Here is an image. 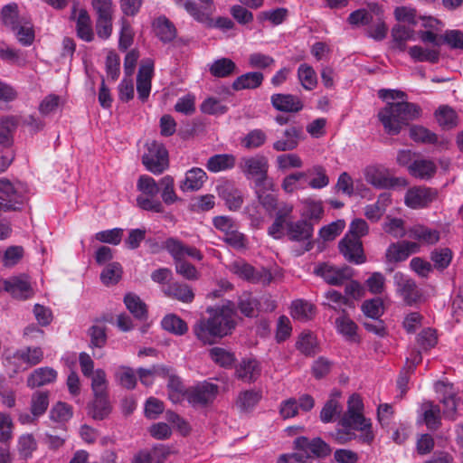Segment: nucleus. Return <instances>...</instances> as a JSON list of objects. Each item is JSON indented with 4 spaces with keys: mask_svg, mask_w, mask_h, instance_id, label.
Instances as JSON below:
<instances>
[{
    "mask_svg": "<svg viewBox=\"0 0 463 463\" xmlns=\"http://www.w3.org/2000/svg\"><path fill=\"white\" fill-rule=\"evenodd\" d=\"M379 97L383 99H401L400 102L387 103L378 112V118L385 132L389 135H398L403 127L416 120L421 116V108L412 102L404 101L407 94L397 90L383 89L379 90Z\"/></svg>",
    "mask_w": 463,
    "mask_h": 463,
    "instance_id": "f257e3e1",
    "label": "nucleus"
},
{
    "mask_svg": "<svg viewBox=\"0 0 463 463\" xmlns=\"http://www.w3.org/2000/svg\"><path fill=\"white\" fill-rule=\"evenodd\" d=\"M207 311L210 317L199 319L193 326V331L203 345H213L217 339L232 334L235 328V310L227 305Z\"/></svg>",
    "mask_w": 463,
    "mask_h": 463,
    "instance_id": "f03ea898",
    "label": "nucleus"
},
{
    "mask_svg": "<svg viewBox=\"0 0 463 463\" xmlns=\"http://www.w3.org/2000/svg\"><path fill=\"white\" fill-rule=\"evenodd\" d=\"M175 1L176 5H182L194 20L207 28H219L228 31L234 27V23L229 17L219 16L215 20L213 18V14L216 11L213 0H199L200 4L193 0Z\"/></svg>",
    "mask_w": 463,
    "mask_h": 463,
    "instance_id": "7ed1b4c3",
    "label": "nucleus"
},
{
    "mask_svg": "<svg viewBox=\"0 0 463 463\" xmlns=\"http://www.w3.org/2000/svg\"><path fill=\"white\" fill-rule=\"evenodd\" d=\"M137 188L140 192V194L137 197V205L147 212L156 213H163L165 207L162 202L157 198V194L160 191L159 183L146 175H140Z\"/></svg>",
    "mask_w": 463,
    "mask_h": 463,
    "instance_id": "20e7f679",
    "label": "nucleus"
},
{
    "mask_svg": "<svg viewBox=\"0 0 463 463\" xmlns=\"http://www.w3.org/2000/svg\"><path fill=\"white\" fill-rule=\"evenodd\" d=\"M142 164L154 175H160L169 166L168 151L163 143L153 140L146 143Z\"/></svg>",
    "mask_w": 463,
    "mask_h": 463,
    "instance_id": "39448f33",
    "label": "nucleus"
},
{
    "mask_svg": "<svg viewBox=\"0 0 463 463\" xmlns=\"http://www.w3.org/2000/svg\"><path fill=\"white\" fill-rule=\"evenodd\" d=\"M218 392L217 384L203 381L185 389L184 397L193 408L203 409L214 402Z\"/></svg>",
    "mask_w": 463,
    "mask_h": 463,
    "instance_id": "423d86ee",
    "label": "nucleus"
},
{
    "mask_svg": "<svg viewBox=\"0 0 463 463\" xmlns=\"http://www.w3.org/2000/svg\"><path fill=\"white\" fill-rule=\"evenodd\" d=\"M269 161L265 156L256 155L243 157L240 167L247 179H253L254 186H260L269 182L268 175Z\"/></svg>",
    "mask_w": 463,
    "mask_h": 463,
    "instance_id": "0eeeda50",
    "label": "nucleus"
},
{
    "mask_svg": "<svg viewBox=\"0 0 463 463\" xmlns=\"http://www.w3.org/2000/svg\"><path fill=\"white\" fill-rule=\"evenodd\" d=\"M339 424L344 428L360 431L358 441L362 444L371 445L374 440L372 421L365 418L363 412H345Z\"/></svg>",
    "mask_w": 463,
    "mask_h": 463,
    "instance_id": "6e6552de",
    "label": "nucleus"
},
{
    "mask_svg": "<svg viewBox=\"0 0 463 463\" xmlns=\"http://www.w3.org/2000/svg\"><path fill=\"white\" fill-rule=\"evenodd\" d=\"M393 285L396 294L402 298L407 306H413L422 298L421 289L416 281L408 275L397 271L393 274Z\"/></svg>",
    "mask_w": 463,
    "mask_h": 463,
    "instance_id": "1a4fd4ad",
    "label": "nucleus"
},
{
    "mask_svg": "<svg viewBox=\"0 0 463 463\" xmlns=\"http://www.w3.org/2000/svg\"><path fill=\"white\" fill-rule=\"evenodd\" d=\"M162 248L172 257L174 263L190 257L193 260L201 261L203 259V253L194 246H189L175 237H169L164 242Z\"/></svg>",
    "mask_w": 463,
    "mask_h": 463,
    "instance_id": "9d476101",
    "label": "nucleus"
},
{
    "mask_svg": "<svg viewBox=\"0 0 463 463\" xmlns=\"http://www.w3.org/2000/svg\"><path fill=\"white\" fill-rule=\"evenodd\" d=\"M0 199L13 204V211L20 210L27 200L26 190L21 183L13 184L8 179L0 178Z\"/></svg>",
    "mask_w": 463,
    "mask_h": 463,
    "instance_id": "9b49d317",
    "label": "nucleus"
},
{
    "mask_svg": "<svg viewBox=\"0 0 463 463\" xmlns=\"http://www.w3.org/2000/svg\"><path fill=\"white\" fill-rule=\"evenodd\" d=\"M293 443L296 450L306 451L310 455V458H324L332 452L331 447L319 437L309 439L305 436H299Z\"/></svg>",
    "mask_w": 463,
    "mask_h": 463,
    "instance_id": "f8f14e48",
    "label": "nucleus"
},
{
    "mask_svg": "<svg viewBox=\"0 0 463 463\" xmlns=\"http://www.w3.org/2000/svg\"><path fill=\"white\" fill-rule=\"evenodd\" d=\"M314 233V226L307 220H298L287 223V236L291 241L306 242L305 251L313 248L311 239Z\"/></svg>",
    "mask_w": 463,
    "mask_h": 463,
    "instance_id": "ddd939ff",
    "label": "nucleus"
},
{
    "mask_svg": "<svg viewBox=\"0 0 463 463\" xmlns=\"http://www.w3.org/2000/svg\"><path fill=\"white\" fill-rule=\"evenodd\" d=\"M438 195L434 188L425 186H416L409 189L405 194V204L411 209H420L427 207Z\"/></svg>",
    "mask_w": 463,
    "mask_h": 463,
    "instance_id": "4468645a",
    "label": "nucleus"
},
{
    "mask_svg": "<svg viewBox=\"0 0 463 463\" xmlns=\"http://www.w3.org/2000/svg\"><path fill=\"white\" fill-rule=\"evenodd\" d=\"M339 251L345 259L354 264H363L366 258L364 254L363 243L357 237H349L346 234L338 244Z\"/></svg>",
    "mask_w": 463,
    "mask_h": 463,
    "instance_id": "2eb2a0df",
    "label": "nucleus"
},
{
    "mask_svg": "<svg viewBox=\"0 0 463 463\" xmlns=\"http://www.w3.org/2000/svg\"><path fill=\"white\" fill-rule=\"evenodd\" d=\"M315 273L323 278L327 284L334 286H340L352 277V270L349 267L336 268L326 263L317 266Z\"/></svg>",
    "mask_w": 463,
    "mask_h": 463,
    "instance_id": "dca6fc26",
    "label": "nucleus"
},
{
    "mask_svg": "<svg viewBox=\"0 0 463 463\" xmlns=\"http://www.w3.org/2000/svg\"><path fill=\"white\" fill-rule=\"evenodd\" d=\"M365 181L373 186L380 189H389L399 185L403 180L400 178L389 176L386 170L376 167L368 166L364 171Z\"/></svg>",
    "mask_w": 463,
    "mask_h": 463,
    "instance_id": "f3484780",
    "label": "nucleus"
},
{
    "mask_svg": "<svg viewBox=\"0 0 463 463\" xmlns=\"http://www.w3.org/2000/svg\"><path fill=\"white\" fill-rule=\"evenodd\" d=\"M3 288L13 298L27 299L32 295V287L24 275L14 276L3 280Z\"/></svg>",
    "mask_w": 463,
    "mask_h": 463,
    "instance_id": "a211bd4d",
    "label": "nucleus"
},
{
    "mask_svg": "<svg viewBox=\"0 0 463 463\" xmlns=\"http://www.w3.org/2000/svg\"><path fill=\"white\" fill-rule=\"evenodd\" d=\"M271 105L279 111L297 113L303 109L299 97L292 94L275 93L270 97Z\"/></svg>",
    "mask_w": 463,
    "mask_h": 463,
    "instance_id": "6ab92c4d",
    "label": "nucleus"
},
{
    "mask_svg": "<svg viewBox=\"0 0 463 463\" xmlns=\"http://www.w3.org/2000/svg\"><path fill=\"white\" fill-rule=\"evenodd\" d=\"M164 293L168 298L185 304L192 303L194 299L193 288L184 282L173 281L168 283L166 288H164Z\"/></svg>",
    "mask_w": 463,
    "mask_h": 463,
    "instance_id": "aec40b11",
    "label": "nucleus"
},
{
    "mask_svg": "<svg viewBox=\"0 0 463 463\" xmlns=\"http://www.w3.org/2000/svg\"><path fill=\"white\" fill-rule=\"evenodd\" d=\"M261 368L256 359H242L236 366L235 374L239 380L245 383H253L260 375Z\"/></svg>",
    "mask_w": 463,
    "mask_h": 463,
    "instance_id": "412c9836",
    "label": "nucleus"
},
{
    "mask_svg": "<svg viewBox=\"0 0 463 463\" xmlns=\"http://www.w3.org/2000/svg\"><path fill=\"white\" fill-rule=\"evenodd\" d=\"M217 191L219 196L225 202L229 210L237 211L241 207L243 203L242 194L232 184L226 183L218 185Z\"/></svg>",
    "mask_w": 463,
    "mask_h": 463,
    "instance_id": "4be33fe9",
    "label": "nucleus"
},
{
    "mask_svg": "<svg viewBox=\"0 0 463 463\" xmlns=\"http://www.w3.org/2000/svg\"><path fill=\"white\" fill-rule=\"evenodd\" d=\"M272 181L267 182L260 186H254L255 194L260 204L269 214H272L278 208V197L269 191L272 190Z\"/></svg>",
    "mask_w": 463,
    "mask_h": 463,
    "instance_id": "5701e85b",
    "label": "nucleus"
},
{
    "mask_svg": "<svg viewBox=\"0 0 463 463\" xmlns=\"http://www.w3.org/2000/svg\"><path fill=\"white\" fill-rule=\"evenodd\" d=\"M408 172L414 178L429 180L435 175L437 166L432 160L423 158L415 159L409 165Z\"/></svg>",
    "mask_w": 463,
    "mask_h": 463,
    "instance_id": "b1692460",
    "label": "nucleus"
},
{
    "mask_svg": "<svg viewBox=\"0 0 463 463\" xmlns=\"http://www.w3.org/2000/svg\"><path fill=\"white\" fill-rule=\"evenodd\" d=\"M229 270L240 279L251 283H257L261 279V275L255 268L242 259L232 261L229 265Z\"/></svg>",
    "mask_w": 463,
    "mask_h": 463,
    "instance_id": "393cba45",
    "label": "nucleus"
},
{
    "mask_svg": "<svg viewBox=\"0 0 463 463\" xmlns=\"http://www.w3.org/2000/svg\"><path fill=\"white\" fill-rule=\"evenodd\" d=\"M153 29L156 37L164 43L173 42L177 34L175 25L165 15L154 21Z\"/></svg>",
    "mask_w": 463,
    "mask_h": 463,
    "instance_id": "a878e982",
    "label": "nucleus"
},
{
    "mask_svg": "<svg viewBox=\"0 0 463 463\" xmlns=\"http://www.w3.org/2000/svg\"><path fill=\"white\" fill-rule=\"evenodd\" d=\"M206 180L207 175L203 169L192 167L186 171L184 179L180 183V189L183 192L198 191Z\"/></svg>",
    "mask_w": 463,
    "mask_h": 463,
    "instance_id": "bb28decb",
    "label": "nucleus"
},
{
    "mask_svg": "<svg viewBox=\"0 0 463 463\" xmlns=\"http://www.w3.org/2000/svg\"><path fill=\"white\" fill-rule=\"evenodd\" d=\"M57 372L52 367H40L35 369L27 378L30 388L41 387L55 382Z\"/></svg>",
    "mask_w": 463,
    "mask_h": 463,
    "instance_id": "cd10ccee",
    "label": "nucleus"
},
{
    "mask_svg": "<svg viewBox=\"0 0 463 463\" xmlns=\"http://www.w3.org/2000/svg\"><path fill=\"white\" fill-rule=\"evenodd\" d=\"M316 306L304 299H297L292 301L290 305V316L293 319L307 322L316 315Z\"/></svg>",
    "mask_w": 463,
    "mask_h": 463,
    "instance_id": "c85d7f7f",
    "label": "nucleus"
},
{
    "mask_svg": "<svg viewBox=\"0 0 463 463\" xmlns=\"http://www.w3.org/2000/svg\"><path fill=\"white\" fill-rule=\"evenodd\" d=\"M391 194L383 193L381 194L377 201L373 204H368L364 208V215L371 222H378L384 214L386 208L391 204Z\"/></svg>",
    "mask_w": 463,
    "mask_h": 463,
    "instance_id": "c756f323",
    "label": "nucleus"
},
{
    "mask_svg": "<svg viewBox=\"0 0 463 463\" xmlns=\"http://www.w3.org/2000/svg\"><path fill=\"white\" fill-rule=\"evenodd\" d=\"M285 139H279L273 143L272 147L278 152L291 151L298 147L301 135V129L290 127L284 131Z\"/></svg>",
    "mask_w": 463,
    "mask_h": 463,
    "instance_id": "7c9ffc66",
    "label": "nucleus"
},
{
    "mask_svg": "<svg viewBox=\"0 0 463 463\" xmlns=\"http://www.w3.org/2000/svg\"><path fill=\"white\" fill-rule=\"evenodd\" d=\"M88 413L96 420L106 419L111 412L108 394L94 395L93 402L88 407Z\"/></svg>",
    "mask_w": 463,
    "mask_h": 463,
    "instance_id": "2f4dec72",
    "label": "nucleus"
},
{
    "mask_svg": "<svg viewBox=\"0 0 463 463\" xmlns=\"http://www.w3.org/2000/svg\"><path fill=\"white\" fill-rule=\"evenodd\" d=\"M261 397V392L254 390L241 392L235 401V406L241 412H250L259 403Z\"/></svg>",
    "mask_w": 463,
    "mask_h": 463,
    "instance_id": "473e14b6",
    "label": "nucleus"
},
{
    "mask_svg": "<svg viewBox=\"0 0 463 463\" xmlns=\"http://www.w3.org/2000/svg\"><path fill=\"white\" fill-rule=\"evenodd\" d=\"M236 158L231 154H216L209 157L206 168L212 173H218L232 169L235 166Z\"/></svg>",
    "mask_w": 463,
    "mask_h": 463,
    "instance_id": "72a5a7b5",
    "label": "nucleus"
},
{
    "mask_svg": "<svg viewBox=\"0 0 463 463\" xmlns=\"http://www.w3.org/2000/svg\"><path fill=\"white\" fill-rule=\"evenodd\" d=\"M264 80V75L260 71H250L239 76L232 82L234 90H250L259 88Z\"/></svg>",
    "mask_w": 463,
    "mask_h": 463,
    "instance_id": "f704fd0d",
    "label": "nucleus"
},
{
    "mask_svg": "<svg viewBox=\"0 0 463 463\" xmlns=\"http://www.w3.org/2000/svg\"><path fill=\"white\" fill-rule=\"evenodd\" d=\"M0 17L2 24L12 31H15L18 25L24 22V18L19 16V9L16 3H9L4 5Z\"/></svg>",
    "mask_w": 463,
    "mask_h": 463,
    "instance_id": "c9c22d12",
    "label": "nucleus"
},
{
    "mask_svg": "<svg viewBox=\"0 0 463 463\" xmlns=\"http://www.w3.org/2000/svg\"><path fill=\"white\" fill-rule=\"evenodd\" d=\"M410 137L421 144L442 145L445 143L439 140L437 134L420 125H413L410 128Z\"/></svg>",
    "mask_w": 463,
    "mask_h": 463,
    "instance_id": "e433bc0d",
    "label": "nucleus"
},
{
    "mask_svg": "<svg viewBox=\"0 0 463 463\" xmlns=\"http://www.w3.org/2000/svg\"><path fill=\"white\" fill-rule=\"evenodd\" d=\"M423 420L427 428L430 430H436L441 425L440 408L431 402L422 404Z\"/></svg>",
    "mask_w": 463,
    "mask_h": 463,
    "instance_id": "4c0bfd02",
    "label": "nucleus"
},
{
    "mask_svg": "<svg viewBox=\"0 0 463 463\" xmlns=\"http://www.w3.org/2000/svg\"><path fill=\"white\" fill-rule=\"evenodd\" d=\"M124 303L128 310L139 320H145L147 317V307L140 299V298L134 293H128L124 297Z\"/></svg>",
    "mask_w": 463,
    "mask_h": 463,
    "instance_id": "58836bf2",
    "label": "nucleus"
},
{
    "mask_svg": "<svg viewBox=\"0 0 463 463\" xmlns=\"http://www.w3.org/2000/svg\"><path fill=\"white\" fill-rule=\"evenodd\" d=\"M77 35L80 39L90 43L94 39V33L91 26V20L88 12L84 9L80 11L76 21Z\"/></svg>",
    "mask_w": 463,
    "mask_h": 463,
    "instance_id": "ea45409f",
    "label": "nucleus"
},
{
    "mask_svg": "<svg viewBox=\"0 0 463 463\" xmlns=\"http://www.w3.org/2000/svg\"><path fill=\"white\" fill-rule=\"evenodd\" d=\"M325 298L328 301L327 303H324L325 306H327L329 308L341 311L343 314H345V310L344 307H353V301L346 296L342 295L337 290L330 289L325 293Z\"/></svg>",
    "mask_w": 463,
    "mask_h": 463,
    "instance_id": "a19ab883",
    "label": "nucleus"
},
{
    "mask_svg": "<svg viewBox=\"0 0 463 463\" xmlns=\"http://www.w3.org/2000/svg\"><path fill=\"white\" fill-rule=\"evenodd\" d=\"M237 66L229 58L215 60L209 68L210 73L216 78H226L235 72Z\"/></svg>",
    "mask_w": 463,
    "mask_h": 463,
    "instance_id": "79ce46f5",
    "label": "nucleus"
},
{
    "mask_svg": "<svg viewBox=\"0 0 463 463\" xmlns=\"http://www.w3.org/2000/svg\"><path fill=\"white\" fill-rule=\"evenodd\" d=\"M410 237L423 243L435 244L439 241V232L423 225H415L410 230Z\"/></svg>",
    "mask_w": 463,
    "mask_h": 463,
    "instance_id": "37998d69",
    "label": "nucleus"
},
{
    "mask_svg": "<svg viewBox=\"0 0 463 463\" xmlns=\"http://www.w3.org/2000/svg\"><path fill=\"white\" fill-rule=\"evenodd\" d=\"M316 336L309 331L302 332L296 342V348L306 356H313L317 353Z\"/></svg>",
    "mask_w": 463,
    "mask_h": 463,
    "instance_id": "c03bdc74",
    "label": "nucleus"
},
{
    "mask_svg": "<svg viewBox=\"0 0 463 463\" xmlns=\"http://www.w3.org/2000/svg\"><path fill=\"white\" fill-rule=\"evenodd\" d=\"M16 129V120L13 117L3 118L0 120V146L9 147L14 142V132Z\"/></svg>",
    "mask_w": 463,
    "mask_h": 463,
    "instance_id": "a18cd8bd",
    "label": "nucleus"
},
{
    "mask_svg": "<svg viewBox=\"0 0 463 463\" xmlns=\"http://www.w3.org/2000/svg\"><path fill=\"white\" fill-rule=\"evenodd\" d=\"M161 326L164 330L176 335H183L188 331L185 321L175 314L166 315L162 319Z\"/></svg>",
    "mask_w": 463,
    "mask_h": 463,
    "instance_id": "49530a36",
    "label": "nucleus"
},
{
    "mask_svg": "<svg viewBox=\"0 0 463 463\" xmlns=\"http://www.w3.org/2000/svg\"><path fill=\"white\" fill-rule=\"evenodd\" d=\"M298 79L307 90H313L317 85V77L312 66L302 63L298 68Z\"/></svg>",
    "mask_w": 463,
    "mask_h": 463,
    "instance_id": "de8ad7c7",
    "label": "nucleus"
},
{
    "mask_svg": "<svg viewBox=\"0 0 463 463\" xmlns=\"http://www.w3.org/2000/svg\"><path fill=\"white\" fill-rule=\"evenodd\" d=\"M436 119L443 129H451L457 126L458 116L453 109L441 106L435 112Z\"/></svg>",
    "mask_w": 463,
    "mask_h": 463,
    "instance_id": "09e8293b",
    "label": "nucleus"
},
{
    "mask_svg": "<svg viewBox=\"0 0 463 463\" xmlns=\"http://www.w3.org/2000/svg\"><path fill=\"white\" fill-rule=\"evenodd\" d=\"M452 259L453 252L449 248H438L430 253L432 267L439 271L446 269L450 265Z\"/></svg>",
    "mask_w": 463,
    "mask_h": 463,
    "instance_id": "8fccbe9b",
    "label": "nucleus"
},
{
    "mask_svg": "<svg viewBox=\"0 0 463 463\" xmlns=\"http://www.w3.org/2000/svg\"><path fill=\"white\" fill-rule=\"evenodd\" d=\"M409 54L415 61L420 62L437 63L439 60V52L438 50L424 49L420 45L410 47Z\"/></svg>",
    "mask_w": 463,
    "mask_h": 463,
    "instance_id": "3c124183",
    "label": "nucleus"
},
{
    "mask_svg": "<svg viewBox=\"0 0 463 463\" xmlns=\"http://www.w3.org/2000/svg\"><path fill=\"white\" fill-rule=\"evenodd\" d=\"M162 201L167 204H173L178 201V196L175 191V181L171 175H165L159 181Z\"/></svg>",
    "mask_w": 463,
    "mask_h": 463,
    "instance_id": "603ef678",
    "label": "nucleus"
},
{
    "mask_svg": "<svg viewBox=\"0 0 463 463\" xmlns=\"http://www.w3.org/2000/svg\"><path fill=\"white\" fill-rule=\"evenodd\" d=\"M414 30L402 24H396L392 29V37L395 43L396 47L400 51H404L406 48V42L412 40Z\"/></svg>",
    "mask_w": 463,
    "mask_h": 463,
    "instance_id": "864d4df0",
    "label": "nucleus"
},
{
    "mask_svg": "<svg viewBox=\"0 0 463 463\" xmlns=\"http://www.w3.org/2000/svg\"><path fill=\"white\" fill-rule=\"evenodd\" d=\"M288 10L284 7H279L272 10L262 11L258 14L257 19L260 23L269 21L272 25L281 24L288 17Z\"/></svg>",
    "mask_w": 463,
    "mask_h": 463,
    "instance_id": "5fc2aeb1",
    "label": "nucleus"
},
{
    "mask_svg": "<svg viewBox=\"0 0 463 463\" xmlns=\"http://www.w3.org/2000/svg\"><path fill=\"white\" fill-rule=\"evenodd\" d=\"M122 272L120 263H109L100 273V280L106 286L115 285L120 280Z\"/></svg>",
    "mask_w": 463,
    "mask_h": 463,
    "instance_id": "6e6d98bb",
    "label": "nucleus"
},
{
    "mask_svg": "<svg viewBox=\"0 0 463 463\" xmlns=\"http://www.w3.org/2000/svg\"><path fill=\"white\" fill-rule=\"evenodd\" d=\"M209 354L215 364L224 368L232 367L236 360L233 353L222 347H213Z\"/></svg>",
    "mask_w": 463,
    "mask_h": 463,
    "instance_id": "4d7b16f0",
    "label": "nucleus"
},
{
    "mask_svg": "<svg viewBox=\"0 0 463 463\" xmlns=\"http://www.w3.org/2000/svg\"><path fill=\"white\" fill-rule=\"evenodd\" d=\"M267 141L266 133L260 128L250 130L242 139L241 145L246 149H257L262 146Z\"/></svg>",
    "mask_w": 463,
    "mask_h": 463,
    "instance_id": "13d9d810",
    "label": "nucleus"
},
{
    "mask_svg": "<svg viewBox=\"0 0 463 463\" xmlns=\"http://www.w3.org/2000/svg\"><path fill=\"white\" fill-rule=\"evenodd\" d=\"M307 173L314 175L309 183L308 186L312 189H322L329 184V177L326 175V168L321 165H315L310 168Z\"/></svg>",
    "mask_w": 463,
    "mask_h": 463,
    "instance_id": "bf43d9fd",
    "label": "nucleus"
},
{
    "mask_svg": "<svg viewBox=\"0 0 463 463\" xmlns=\"http://www.w3.org/2000/svg\"><path fill=\"white\" fill-rule=\"evenodd\" d=\"M259 301L250 293H243L238 300V308L248 317L256 316Z\"/></svg>",
    "mask_w": 463,
    "mask_h": 463,
    "instance_id": "052dcab7",
    "label": "nucleus"
},
{
    "mask_svg": "<svg viewBox=\"0 0 463 463\" xmlns=\"http://www.w3.org/2000/svg\"><path fill=\"white\" fill-rule=\"evenodd\" d=\"M335 326L338 333L345 336L346 339L354 341L357 326L353 320L347 317L345 314L335 319Z\"/></svg>",
    "mask_w": 463,
    "mask_h": 463,
    "instance_id": "680f3d73",
    "label": "nucleus"
},
{
    "mask_svg": "<svg viewBox=\"0 0 463 463\" xmlns=\"http://www.w3.org/2000/svg\"><path fill=\"white\" fill-rule=\"evenodd\" d=\"M215 205V198L213 194L199 195L193 198L189 209L194 213H204L212 210Z\"/></svg>",
    "mask_w": 463,
    "mask_h": 463,
    "instance_id": "e2e57ef3",
    "label": "nucleus"
},
{
    "mask_svg": "<svg viewBox=\"0 0 463 463\" xmlns=\"http://www.w3.org/2000/svg\"><path fill=\"white\" fill-rule=\"evenodd\" d=\"M275 59L262 52H253L249 55L248 64L252 69L266 70L274 67Z\"/></svg>",
    "mask_w": 463,
    "mask_h": 463,
    "instance_id": "0e129e2a",
    "label": "nucleus"
},
{
    "mask_svg": "<svg viewBox=\"0 0 463 463\" xmlns=\"http://www.w3.org/2000/svg\"><path fill=\"white\" fill-rule=\"evenodd\" d=\"M16 357L30 366L38 364L43 359V351L40 347H27L16 353Z\"/></svg>",
    "mask_w": 463,
    "mask_h": 463,
    "instance_id": "69168bd1",
    "label": "nucleus"
},
{
    "mask_svg": "<svg viewBox=\"0 0 463 463\" xmlns=\"http://www.w3.org/2000/svg\"><path fill=\"white\" fill-rule=\"evenodd\" d=\"M115 376L119 384L126 389L132 390L137 385L135 372L128 366H120Z\"/></svg>",
    "mask_w": 463,
    "mask_h": 463,
    "instance_id": "338daca9",
    "label": "nucleus"
},
{
    "mask_svg": "<svg viewBox=\"0 0 463 463\" xmlns=\"http://www.w3.org/2000/svg\"><path fill=\"white\" fill-rule=\"evenodd\" d=\"M24 255V250L22 246H10L4 252L3 265L5 268H12L20 262Z\"/></svg>",
    "mask_w": 463,
    "mask_h": 463,
    "instance_id": "774afa93",
    "label": "nucleus"
}]
</instances>
